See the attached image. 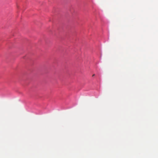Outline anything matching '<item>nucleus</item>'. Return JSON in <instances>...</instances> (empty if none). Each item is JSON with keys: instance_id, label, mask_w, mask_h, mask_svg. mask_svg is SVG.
Returning a JSON list of instances; mask_svg holds the SVG:
<instances>
[{"instance_id": "1", "label": "nucleus", "mask_w": 158, "mask_h": 158, "mask_svg": "<svg viewBox=\"0 0 158 158\" xmlns=\"http://www.w3.org/2000/svg\"><path fill=\"white\" fill-rule=\"evenodd\" d=\"M94 76H95V74H93V75L92 76L94 77Z\"/></svg>"}]
</instances>
